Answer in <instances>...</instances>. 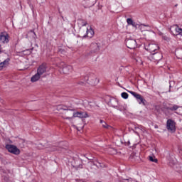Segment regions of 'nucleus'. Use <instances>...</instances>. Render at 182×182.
Here are the masks:
<instances>
[{"mask_svg": "<svg viewBox=\"0 0 182 182\" xmlns=\"http://www.w3.org/2000/svg\"><path fill=\"white\" fill-rule=\"evenodd\" d=\"M6 149L9 153H12V154H15L16 156L21 154V150H19L16 146L8 144L6 145Z\"/></svg>", "mask_w": 182, "mask_h": 182, "instance_id": "nucleus-1", "label": "nucleus"}, {"mask_svg": "<svg viewBox=\"0 0 182 182\" xmlns=\"http://www.w3.org/2000/svg\"><path fill=\"white\" fill-rule=\"evenodd\" d=\"M149 58L151 59V60L159 62V60H161V59H163V55L161 53L156 51L155 53H152Z\"/></svg>", "mask_w": 182, "mask_h": 182, "instance_id": "nucleus-2", "label": "nucleus"}, {"mask_svg": "<svg viewBox=\"0 0 182 182\" xmlns=\"http://www.w3.org/2000/svg\"><path fill=\"white\" fill-rule=\"evenodd\" d=\"M166 129L171 133L176 132V122L173 119H168L166 122Z\"/></svg>", "mask_w": 182, "mask_h": 182, "instance_id": "nucleus-3", "label": "nucleus"}, {"mask_svg": "<svg viewBox=\"0 0 182 182\" xmlns=\"http://www.w3.org/2000/svg\"><path fill=\"white\" fill-rule=\"evenodd\" d=\"M146 50H149L150 53H154L156 52H158L159 49H160V47L157 44L154 43H150L146 47Z\"/></svg>", "mask_w": 182, "mask_h": 182, "instance_id": "nucleus-4", "label": "nucleus"}, {"mask_svg": "<svg viewBox=\"0 0 182 182\" xmlns=\"http://www.w3.org/2000/svg\"><path fill=\"white\" fill-rule=\"evenodd\" d=\"M126 45L129 49H135L137 46V43L133 38H127L126 40Z\"/></svg>", "mask_w": 182, "mask_h": 182, "instance_id": "nucleus-5", "label": "nucleus"}, {"mask_svg": "<svg viewBox=\"0 0 182 182\" xmlns=\"http://www.w3.org/2000/svg\"><path fill=\"white\" fill-rule=\"evenodd\" d=\"M9 42V35L6 32L0 33V43H8Z\"/></svg>", "mask_w": 182, "mask_h": 182, "instance_id": "nucleus-6", "label": "nucleus"}, {"mask_svg": "<svg viewBox=\"0 0 182 182\" xmlns=\"http://www.w3.org/2000/svg\"><path fill=\"white\" fill-rule=\"evenodd\" d=\"M60 66L62 68L63 73L65 75H69L73 70V68L70 65H66L65 63H61Z\"/></svg>", "mask_w": 182, "mask_h": 182, "instance_id": "nucleus-7", "label": "nucleus"}, {"mask_svg": "<svg viewBox=\"0 0 182 182\" xmlns=\"http://www.w3.org/2000/svg\"><path fill=\"white\" fill-rule=\"evenodd\" d=\"M84 31L85 33L82 34V38H86V36L87 38H93V36L95 35V31H93V29H92V28H90L89 29L85 27Z\"/></svg>", "mask_w": 182, "mask_h": 182, "instance_id": "nucleus-8", "label": "nucleus"}, {"mask_svg": "<svg viewBox=\"0 0 182 182\" xmlns=\"http://www.w3.org/2000/svg\"><path fill=\"white\" fill-rule=\"evenodd\" d=\"M73 117H80V119H86L89 117L87 112H77L73 114Z\"/></svg>", "mask_w": 182, "mask_h": 182, "instance_id": "nucleus-9", "label": "nucleus"}, {"mask_svg": "<svg viewBox=\"0 0 182 182\" xmlns=\"http://www.w3.org/2000/svg\"><path fill=\"white\" fill-rule=\"evenodd\" d=\"M128 92L129 93L132 95V96H134L137 100H140L139 103H142L143 105H144V102H146V100H144L143 97H141L139 94H137L133 91H128Z\"/></svg>", "mask_w": 182, "mask_h": 182, "instance_id": "nucleus-10", "label": "nucleus"}, {"mask_svg": "<svg viewBox=\"0 0 182 182\" xmlns=\"http://www.w3.org/2000/svg\"><path fill=\"white\" fill-rule=\"evenodd\" d=\"M46 65L42 64L37 68V73L42 76L43 73H46Z\"/></svg>", "mask_w": 182, "mask_h": 182, "instance_id": "nucleus-11", "label": "nucleus"}, {"mask_svg": "<svg viewBox=\"0 0 182 182\" xmlns=\"http://www.w3.org/2000/svg\"><path fill=\"white\" fill-rule=\"evenodd\" d=\"M99 45L96 43H92L90 45V52L91 53H97L99 52Z\"/></svg>", "mask_w": 182, "mask_h": 182, "instance_id": "nucleus-12", "label": "nucleus"}, {"mask_svg": "<svg viewBox=\"0 0 182 182\" xmlns=\"http://www.w3.org/2000/svg\"><path fill=\"white\" fill-rule=\"evenodd\" d=\"M96 4V0H85L83 5L85 8H90V6H93Z\"/></svg>", "mask_w": 182, "mask_h": 182, "instance_id": "nucleus-13", "label": "nucleus"}, {"mask_svg": "<svg viewBox=\"0 0 182 182\" xmlns=\"http://www.w3.org/2000/svg\"><path fill=\"white\" fill-rule=\"evenodd\" d=\"M88 83L90 85H92V86H95V85H97L99 83V80L96 77H94L93 78L90 77L88 78Z\"/></svg>", "mask_w": 182, "mask_h": 182, "instance_id": "nucleus-14", "label": "nucleus"}, {"mask_svg": "<svg viewBox=\"0 0 182 182\" xmlns=\"http://www.w3.org/2000/svg\"><path fill=\"white\" fill-rule=\"evenodd\" d=\"M42 77L38 73H36L34 75H33L31 78V82L35 83V82H38Z\"/></svg>", "mask_w": 182, "mask_h": 182, "instance_id": "nucleus-15", "label": "nucleus"}, {"mask_svg": "<svg viewBox=\"0 0 182 182\" xmlns=\"http://www.w3.org/2000/svg\"><path fill=\"white\" fill-rule=\"evenodd\" d=\"M9 58L6 59L4 61L0 63V70H2L3 68L9 65Z\"/></svg>", "mask_w": 182, "mask_h": 182, "instance_id": "nucleus-16", "label": "nucleus"}, {"mask_svg": "<svg viewBox=\"0 0 182 182\" xmlns=\"http://www.w3.org/2000/svg\"><path fill=\"white\" fill-rule=\"evenodd\" d=\"M180 107L176 105H171L169 107H168L166 109L167 110H171V112H176L178 109H179Z\"/></svg>", "mask_w": 182, "mask_h": 182, "instance_id": "nucleus-17", "label": "nucleus"}, {"mask_svg": "<svg viewBox=\"0 0 182 182\" xmlns=\"http://www.w3.org/2000/svg\"><path fill=\"white\" fill-rule=\"evenodd\" d=\"M27 37L33 38V39H36V34L33 32V31H31L28 33Z\"/></svg>", "mask_w": 182, "mask_h": 182, "instance_id": "nucleus-18", "label": "nucleus"}, {"mask_svg": "<svg viewBox=\"0 0 182 182\" xmlns=\"http://www.w3.org/2000/svg\"><path fill=\"white\" fill-rule=\"evenodd\" d=\"M100 123L102 125V127H104V129H112V127H110L109 125H108L106 122L103 121V120H100Z\"/></svg>", "mask_w": 182, "mask_h": 182, "instance_id": "nucleus-19", "label": "nucleus"}, {"mask_svg": "<svg viewBox=\"0 0 182 182\" xmlns=\"http://www.w3.org/2000/svg\"><path fill=\"white\" fill-rule=\"evenodd\" d=\"M176 53L178 59H182V49L176 50Z\"/></svg>", "mask_w": 182, "mask_h": 182, "instance_id": "nucleus-20", "label": "nucleus"}, {"mask_svg": "<svg viewBox=\"0 0 182 182\" xmlns=\"http://www.w3.org/2000/svg\"><path fill=\"white\" fill-rule=\"evenodd\" d=\"M97 167H98V168H103L104 167H105V164L102 163V162H97L96 164Z\"/></svg>", "mask_w": 182, "mask_h": 182, "instance_id": "nucleus-21", "label": "nucleus"}, {"mask_svg": "<svg viewBox=\"0 0 182 182\" xmlns=\"http://www.w3.org/2000/svg\"><path fill=\"white\" fill-rule=\"evenodd\" d=\"M149 161H152L153 163H157L158 160L154 156H149Z\"/></svg>", "mask_w": 182, "mask_h": 182, "instance_id": "nucleus-22", "label": "nucleus"}, {"mask_svg": "<svg viewBox=\"0 0 182 182\" xmlns=\"http://www.w3.org/2000/svg\"><path fill=\"white\" fill-rule=\"evenodd\" d=\"M127 22L128 25H132V26H134V22H133V20L132 18H127Z\"/></svg>", "mask_w": 182, "mask_h": 182, "instance_id": "nucleus-23", "label": "nucleus"}, {"mask_svg": "<svg viewBox=\"0 0 182 182\" xmlns=\"http://www.w3.org/2000/svg\"><path fill=\"white\" fill-rule=\"evenodd\" d=\"M21 55H30L31 53V50L28 49L26 50H23L21 53H20Z\"/></svg>", "mask_w": 182, "mask_h": 182, "instance_id": "nucleus-24", "label": "nucleus"}, {"mask_svg": "<svg viewBox=\"0 0 182 182\" xmlns=\"http://www.w3.org/2000/svg\"><path fill=\"white\" fill-rule=\"evenodd\" d=\"M121 96L123 99H128L129 98V94H127V92H122L121 94Z\"/></svg>", "mask_w": 182, "mask_h": 182, "instance_id": "nucleus-25", "label": "nucleus"}, {"mask_svg": "<svg viewBox=\"0 0 182 182\" xmlns=\"http://www.w3.org/2000/svg\"><path fill=\"white\" fill-rule=\"evenodd\" d=\"M80 36L83 38V34H85V28H82L80 31Z\"/></svg>", "mask_w": 182, "mask_h": 182, "instance_id": "nucleus-26", "label": "nucleus"}, {"mask_svg": "<svg viewBox=\"0 0 182 182\" xmlns=\"http://www.w3.org/2000/svg\"><path fill=\"white\" fill-rule=\"evenodd\" d=\"M133 181H132L131 179H124V181H122V182H132Z\"/></svg>", "mask_w": 182, "mask_h": 182, "instance_id": "nucleus-27", "label": "nucleus"}, {"mask_svg": "<svg viewBox=\"0 0 182 182\" xmlns=\"http://www.w3.org/2000/svg\"><path fill=\"white\" fill-rule=\"evenodd\" d=\"M63 52H65V50H62V49H59L58 50V53H63Z\"/></svg>", "mask_w": 182, "mask_h": 182, "instance_id": "nucleus-28", "label": "nucleus"}, {"mask_svg": "<svg viewBox=\"0 0 182 182\" xmlns=\"http://www.w3.org/2000/svg\"><path fill=\"white\" fill-rule=\"evenodd\" d=\"M163 38H164L165 41H168V37L163 36Z\"/></svg>", "mask_w": 182, "mask_h": 182, "instance_id": "nucleus-29", "label": "nucleus"}, {"mask_svg": "<svg viewBox=\"0 0 182 182\" xmlns=\"http://www.w3.org/2000/svg\"><path fill=\"white\" fill-rule=\"evenodd\" d=\"M4 52V50H2V46L0 45V53H2Z\"/></svg>", "mask_w": 182, "mask_h": 182, "instance_id": "nucleus-30", "label": "nucleus"}, {"mask_svg": "<svg viewBox=\"0 0 182 182\" xmlns=\"http://www.w3.org/2000/svg\"><path fill=\"white\" fill-rule=\"evenodd\" d=\"M144 26H146V25H144V24H141V25L140 26L141 29L142 28H144Z\"/></svg>", "mask_w": 182, "mask_h": 182, "instance_id": "nucleus-31", "label": "nucleus"}, {"mask_svg": "<svg viewBox=\"0 0 182 182\" xmlns=\"http://www.w3.org/2000/svg\"><path fill=\"white\" fill-rule=\"evenodd\" d=\"M113 102H116V100H112L110 101V103H112Z\"/></svg>", "mask_w": 182, "mask_h": 182, "instance_id": "nucleus-32", "label": "nucleus"}, {"mask_svg": "<svg viewBox=\"0 0 182 182\" xmlns=\"http://www.w3.org/2000/svg\"><path fill=\"white\" fill-rule=\"evenodd\" d=\"M65 119H68L69 120H70L72 119V117H65Z\"/></svg>", "mask_w": 182, "mask_h": 182, "instance_id": "nucleus-33", "label": "nucleus"}, {"mask_svg": "<svg viewBox=\"0 0 182 182\" xmlns=\"http://www.w3.org/2000/svg\"><path fill=\"white\" fill-rule=\"evenodd\" d=\"M87 23L85 22L84 24H82V26H86V24H87Z\"/></svg>", "mask_w": 182, "mask_h": 182, "instance_id": "nucleus-34", "label": "nucleus"}, {"mask_svg": "<svg viewBox=\"0 0 182 182\" xmlns=\"http://www.w3.org/2000/svg\"><path fill=\"white\" fill-rule=\"evenodd\" d=\"M63 110H70V109H63Z\"/></svg>", "mask_w": 182, "mask_h": 182, "instance_id": "nucleus-35", "label": "nucleus"}, {"mask_svg": "<svg viewBox=\"0 0 182 182\" xmlns=\"http://www.w3.org/2000/svg\"><path fill=\"white\" fill-rule=\"evenodd\" d=\"M90 106H92V102H89Z\"/></svg>", "mask_w": 182, "mask_h": 182, "instance_id": "nucleus-36", "label": "nucleus"}, {"mask_svg": "<svg viewBox=\"0 0 182 182\" xmlns=\"http://www.w3.org/2000/svg\"><path fill=\"white\" fill-rule=\"evenodd\" d=\"M70 113V112H67V114H69Z\"/></svg>", "mask_w": 182, "mask_h": 182, "instance_id": "nucleus-37", "label": "nucleus"}]
</instances>
